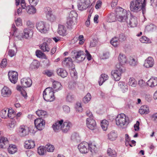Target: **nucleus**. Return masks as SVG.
Here are the masks:
<instances>
[{
  "mask_svg": "<svg viewBox=\"0 0 157 157\" xmlns=\"http://www.w3.org/2000/svg\"><path fill=\"white\" fill-rule=\"evenodd\" d=\"M120 63L116 65V69L111 71L112 76L116 81H118L121 78V74L123 73V67L122 65L126 63L127 59L124 55L120 53L118 57Z\"/></svg>",
  "mask_w": 157,
  "mask_h": 157,
  "instance_id": "f257e3e1",
  "label": "nucleus"
},
{
  "mask_svg": "<svg viewBox=\"0 0 157 157\" xmlns=\"http://www.w3.org/2000/svg\"><path fill=\"white\" fill-rule=\"evenodd\" d=\"M130 9L131 11L137 12L142 10L143 14L145 11V9L143 6L142 0H133L130 4Z\"/></svg>",
  "mask_w": 157,
  "mask_h": 157,
  "instance_id": "f03ea898",
  "label": "nucleus"
},
{
  "mask_svg": "<svg viewBox=\"0 0 157 157\" xmlns=\"http://www.w3.org/2000/svg\"><path fill=\"white\" fill-rule=\"evenodd\" d=\"M54 92L53 89L50 87L45 89L43 91V97L44 99L47 101H53L55 98L54 95Z\"/></svg>",
  "mask_w": 157,
  "mask_h": 157,
  "instance_id": "7ed1b4c3",
  "label": "nucleus"
},
{
  "mask_svg": "<svg viewBox=\"0 0 157 157\" xmlns=\"http://www.w3.org/2000/svg\"><path fill=\"white\" fill-rule=\"evenodd\" d=\"M115 121L117 125L121 127L126 126L129 123L128 117H126L124 113H121L118 115L116 117Z\"/></svg>",
  "mask_w": 157,
  "mask_h": 157,
  "instance_id": "20e7f679",
  "label": "nucleus"
},
{
  "mask_svg": "<svg viewBox=\"0 0 157 157\" xmlns=\"http://www.w3.org/2000/svg\"><path fill=\"white\" fill-rule=\"evenodd\" d=\"M71 56L78 63L83 61L86 58V56L82 51H74L71 52Z\"/></svg>",
  "mask_w": 157,
  "mask_h": 157,
  "instance_id": "39448f33",
  "label": "nucleus"
},
{
  "mask_svg": "<svg viewBox=\"0 0 157 157\" xmlns=\"http://www.w3.org/2000/svg\"><path fill=\"white\" fill-rule=\"evenodd\" d=\"M90 4L89 0H78V8L79 10L82 11L88 8Z\"/></svg>",
  "mask_w": 157,
  "mask_h": 157,
  "instance_id": "423d86ee",
  "label": "nucleus"
},
{
  "mask_svg": "<svg viewBox=\"0 0 157 157\" xmlns=\"http://www.w3.org/2000/svg\"><path fill=\"white\" fill-rule=\"evenodd\" d=\"M120 11L118 12L119 15H117L116 17L118 21L120 22H124L127 19V13L126 10H124L122 8H120Z\"/></svg>",
  "mask_w": 157,
  "mask_h": 157,
  "instance_id": "0eeeda50",
  "label": "nucleus"
},
{
  "mask_svg": "<svg viewBox=\"0 0 157 157\" xmlns=\"http://www.w3.org/2000/svg\"><path fill=\"white\" fill-rule=\"evenodd\" d=\"M36 27L37 29L41 33H45L47 32L48 29L46 26L45 23L43 21L37 22Z\"/></svg>",
  "mask_w": 157,
  "mask_h": 157,
  "instance_id": "6e6552de",
  "label": "nucleus"
},
{
  "mask_svg": "<svg viewBox=\"0 0 157 157\" xmlns=\"http://www.w3.org/2000/svg\"><path fill=\"white\" fill-rule=\"evenodd\" d=\"M45 123V121L42 119L38 118L34 121L35 126L40 131L42 130L44 128Z\"/></svg>",
  "mask_w": 157,
  "mask_h": 157,
  "instance_id": "1a4fd4ad",
  "label": "nucleus"
},
{
  "mask_svg": "<svg viewBox=\"0 0 157 157\" xmlns=\"http://www.w3.org/2000/svg\"><path fill=\"white\" fill-rule=\"evenodd\" d=\"M8 76L10 81L12 83L15 84L17 81L18 73L15 71H10L8 73Z\"/></svg>",
  "mask_w": 157,
  "mask_h": 157,
  "instance_id": "9d476101",
  "label": "nucleus"
},
{
  "mask_svg": "<svg viewBox=\"0 0 157 157\" xmlns=\"http://www.w3.org/2000/svg\"><path fill=\"white\" fill-rule=\"evenodd\" d=\"M89 144L86 142H83L80 143L78 146V148L82 153L85 154L88 152Z\"/></svg>",
  "mask_w": 157,
  "mask_h": 157,
  "instance_id": "9b49d317",
  "label": "nucleus"
},
{
  "mask_svg": "<svg viewBox=\"0 0 157 157\" xmlns=\"http://www.w3.org/2000/svg\"><path fill=\"white\" fill-rule=\"evenodd\" d=\"M44 10L46 14L48 19L50 21H53L55 19V16L52 13V10L51 8L49 7H46L44 9Z\"/></svg>",
  "mask_w": 157,
  "mask_h": 157,
  "instance_id": "f8f14e48",
  "label": "nucleus"
},
{
  "mask_svg": "<svg viewBox=\"0 0 157 157\" xmlns=\"http://www.w3.org/2000/svg\"><path fill=\"white\" fill-rule=\"evenodd\" d=\"M29 130L27 129V127L24 125L21 126L19 128L18 133L21 137H24L28 135Z\"/></svg>",
  "mask_w": 157,
  "mask_h": 157,
  "instance_id": "ddd939ff",
  "label": "nucleus"
},
{
  "mask_svg": "<svg viewBox=\"0 0 157 157\" xmlns=\"http://www.w3.org/2000/svg\"><path fill=\"white\" fill-rule=\"evenodd\" d=\"M72 123L68 121L64 122L61 125V130L64 133L67 132L72 127Z\"/></svg>",
  "mask_w": 157,
  "mask_h": 157,
  "instance_id": "4468645a",
  "label": "nucleus"
},
{
  "mask_svg": "<svg viewBox=\"0 0 157 157\" xmlns=\"http://www.w3.org/2000/svg\"><path fill=\"white\" fill-rule=\"evenodd\" d=\"M86 125L88 128L91 130H93L96 127V124L94 119L87 118Z\"/></svg>",
  "mask_w": 157,
  "mask_h": 157,
  "instance_id": "2eb2a0df",
  "label": "nucleus"
},
{
  "mask_svg": "<svg viewBox=\"0 0 157 157\" xmlns=\"http://www.w3.org/2000/svg\"><path fill=\"white\" fill-rule=\"evenodd\" d=\"M154 64V61L153 58L149 56L145 60L144 66L146 68L151 67L153 66Z\"/></svg>",
  "mask_w": 157,
  "mask_h": 157,
  "instance_id": "dca6fc26",
  "label": "nucleus"
},
{
  "mask_svg": "<svg viewBox=\"0 0 157 157\" xmlns=\"http://www.w3.org/2000/svg\"><path fill=\"white\" fill-rule=\"evenodd\" d=\"M2 95L5 97H8L11 94V90L8 87L4 86L1 90Z\"/></svg>",
  "mask_w": 157,
  "mask_h": 157,
  "instance_id": "f3484780",
  "label": "nucleus"
},
{
  "mask_svg": "<svg viewBox=\"0 0 157 157\" xmlns=\"http://www.w3.org/2000/svg\"><path fill=\"white\" fill-rule=\"evenodd\" d=\"M63 121V120L57 121L52 125L54 130L56 132H58L59 130L61 129V125Z\"/></svg>",
  "mask_w": 157,
  "mask_h": 157,
  "instance_id": "a211bd4d",
  "label": "nucleus"
},
{
  "mask_svg": "<svg viewBox=\"0 0 157 157\" xmlns=\"http://www.w3.org/2000/svg\"><path fill=\"white\" fill-rule=\"evenodd\" d=\"M127 23L131 27H135L137 24V18L136 17H132L129 21L127 22Z\"/></svg>",
  "mask_w": 157,
  "mask_h": 157,
  "instance_id": "6ab92c4d",
  "label": "nucleus"
},
{
  "mask_svg": "<svg viewBox=\"0 0 157 157\" xmlns=\"http://www.w3.org/2000/svg\"><path fill=\"white\" fill-rule=\"evenodd\" d=\"M8 146V151L9 153L10 154H13L15 153L17 151V146L15 145L10 144H9L6 147L7 148Z\"/></svg>",
  "mask_w": 157,
  "mask_h": 157,
  "instance_id": "aec40b11",
  "label": "nucleus"
},
{
  "mask_svg": "<svg viewBox=\"0 0 157 157\" xmlns=\"http://www.w3.org/2000/svg\"><path fill=\"white\" fill-rule=\"evenodd\" d=\"M148 86L153 87L157 85V78H152L149 79L147 82Z\"/></svg>",
  "mask_w": 157,
  "mask_h": 157,
  "instance_id": "412c9836",
  "label": "nucleus"
},
{
  "mask_svg": "<svg viewBox=\"0 0 157 157\" xmlns=\"http://www.w3.org/2000/svg\"><path fill=\"white\" fill-rule=\"evenodd\" d=\"M58 33L61 36L65 35L66 33V28L63 25H59L58 29Z\"/></svg>",
  "mask_w": 157,
  "mask_h": 157,
  "instance_id": "4be33fe9",
  "label": "nucleus"
},
{
  "mask_svg": "<svg viewBox=\"0 0 157 157\" xmlns=\"http://www.w3.org/2000/svg\"><path fill=\"white\" fill-rule=\"evenodd\" d=\"M57 74L62 78H65L67 75V71L64 69L59 68L57 70Z\"/></svg>",
  "mask_w": 157,
  "mask_h": 157,
  "instance_id": "5701e85b",
  "label": "nucleus"
},
{
  "mask_svg": "<svg viewBox=\"0 0 157 157\" xmlns=\"http://www.w3.org/2000/svg\"><path fill=\"white\" fill-rule=\"evenodd\" d=\"M139 112L141 114H147L149 113V108L147 105L142 106L139 110Z\"/></svg>",
  "mask_w": 157,
  "mask_h": 157,
  "instance_id": "b1692460",
  "label": "nucleus"
},
{
  "mask_svg": "<svg viewBox=\"0 0 157 157\" xmlns=\"http://www.w3.org/2000/svg\"><path fill=\"white\" fill-rule=\"evenodd\" d=\"M40 49L43 52H48L50 50V48L46 43H43L40 46Z\"/></svg>",
  "mask_w": 157,
  "mask_h": 157,
  "instance_id": "393cba45",
  "label": "nucleus"
},
{
  "mask_svg": "<svg viewBox=\"0 0 157 157\" xmlns=\"http://www.w3.org/2000/svg\"><path fill=\"white\" fill-rule=\"evenodd\" d=\"M36 114L40 117V118H44L47 116V113L45 111L41 110H38L36 111Z\"/></svg>",
  "mask_w": 157,
  "mask_h": 157,
  "instance_id": "a878e982",
  "label": "nucleus"
},
{
  "mask_svg": "<svg viewBox=\"0 0 157 157\" xmlns=\"http://www.w3.org/2000/svg\"><path fill=\"white\" fill-rule=\"evenodd\" d=\"M72 63V59L70 57L65 58L62 62V64L65 66H69Z\"/></svg>",
  "mask_w": 157,
  "mask_h": 157,
  "instance_id": "bb28decb",
  "label": "nucleus"
},
{
  "mask_svg": "<svg viewBox=\"0 0 157 157\" xmlns=\"http://www.w3.org/2000/svg\"><path fill=\"white\" fill-rule=\"evenodd\" d=\"M128 84L130 86L136 87L137 85V82L133 78H130L128 80Z\"/></svg>",
  "mask_w": 157,
  "mask_h": 157,
  "instance_id": "cd10ccee",
  "label": "nucleus"
},
{
  "mask_svg": "<svg viewBox=\"0 0 157 157\" xmlns=\"http://www.w3.org/2000/svg\"><path fill=\"white\" fill-rule=\"evenodd\" d=\"M71 139L74 141L77 142H80L81 141V138L78 134L74 132L71 135Z\"/></svg>",
  "mask_w": 157,
  "mask_h": 157,
  "instance_id": "c85d7f7f",
  "label": "nucleus"
},
{
  "mask_svg": "<svg viewBox=\"0 0 157 157\" xmlns=\"http://www.w3.org/2000/svg\"><path fill=\"white\" fill-rule=\"evenodd\" d=\"M75 20L72 18H67V23L68 28L72 29L73 28V26L75 24L74 22Z\"/></svg>",
  "mask_w": 157,
  "mask_h": 157,
  "instance_id": "c756f323",
  "label": "nucleus"
},
{
  "mask_svg": "<svg viewBox=\"0 0 157 157\" xmlns=\"http://www.w3.org/2000/svg\"><path fill=\"white\" fill-rule=\"evenodd\" d=\"M108 139L111 140H115L117 137V135L114 131L111 132L108 135Z\"/></svg>",
  "mask_w": 157,
  "mask_h": 157,
  "instance_id": "7c9ffc66",
  "label": "nucleus"
},
{
  "mask_svg": "<svg viewBox=\"0 0 157 157\" xmlns=\"http://www.w3.org/2000/svg\"><path fill=\"white\" fill-rule=\"evenodd\" d=\"M101 126L104 131H106L109 125L108 121L106 120H104L101 122Z\"/></svg>",
  "mask_w": 157,
  "mask_h": 157,
  "instance_id": "2f4dec72",
  "label": "nucleus"
},
{
  "mask_svg": "<svg viewBox=\"0 0 157 157\" xmlns=\"http://www.w3.org/2000/svg\"><path fill=\"white\" fill-rule=\"evenodd\" d=\"M21 82L23 87L27 88L29 86V82L26 78L21 79Z\"/></svg>",
  "mask_w": 157,
  "mask_h": 157,
  "instance_id": "473e14b6",
  "label": "nucleus"
},
{
  "mask_svg": "<svg viewBox=\"0 0 157 157\" xmlns=\"http://www.w3.org/2000/svg\"><path fill=\"white\" fill-rule=\"evenodd\" d=\"M8 108L4 109L2 110L0 113V115L3 118H6L8 117V115L7 113Z\"/></svg>",
  "mask_w": 157,
  "mask_h": 157,
  "instance_id": "72a5a7b5",
  "label": "nucleus"
},
{
  "mask_svg": "<svg viewBox=\"0 0 157 157\" xmlns=\"http://www.w3.org/2000/svg\"><path fill=\"white\" fill-rule=\"evenodd\" d=\"M155 26L153 24H151L149 25H147L145 29V32H150L152 31L153 30L155 29Z\"/></svg>",
  "mask_w": 157,
  "mask_h": 157,
  "instance_id": "f704fd0d",
  "label": "nucleus"
},
{
  "mask_svg": "<svg viewBox=\"0 0 157 157\" xmlns=\"http://www.w3.org/2000/svg\"><path fill=\"white\" fill-rule=\"evenodd\" d=\"M53 87L54 88L56 89V91L61 90L62 88V86L61 83L59 82L56 81L53 82Z\"/></svg>",
  "mask_w": 157,
  "mask_h": 157,
  "instance_id": "c9c22d12",
  "label": "nucleus"
},
{
  "mask_svg": "<svg viewBox=\"0 0 157 157\" xmlns=\"http://www.w3.org/2000/svg\"><path fill=\"white\" fill-rule=\"evenodd\" d=\"M116 17L113 13H111L109 15L107 18V21L109 22H114L116 20Z\"/></svg>",
  "mask_w": 157,
  "mask_h": 157,
  "instance_id": "e433bc0d",
  "label": "nucleus"
},
{
  "mask_svg": "<svg viewBox=\"0 0 157 157\" xmlns=\"http://www.w3.org/2000/svg\"><path fill=\"white\" fill-rule=\"evenodd\" d=\"M46 151H47L49 152H52L54 149V147L50 144H48L45 147Z\"/></svg>",
  "mask_w": 157,
  "mask_h": 157,
  "instance_id": "4c0bfd02",
  "label": "nucleus"
},
{
  "mask_svg": "<svg viewBox=\"0 0 157 157\" xmlns=\"http://www.w3.org/2000/svg\"><path fill=\"white\" fill-rule=\"evenodd\" d=\"M107 153L109 155L112 157H115L116 156V152L115 151L110 148L108 149Z\"/></svg>",
  "mask_w": 157,
  "mask_h": 157,
  "instance_id": "58836bf2",
  "label": "nucleus"
},
{
  "mask_svg": "<svg viewBox=\"0 0 157 157\" xmlns=\"http://www.w3.org/2000/svg\"><path fill=\"white\" fill-rule=\"evenodd\" d=\"M88 150H89L92 153H95L96 147L95 145L92 144V143L89 144Z\"/></svg>",
  "mask_w": 157,
  "mask_h": 157,
  "instance_id": "ea45409f",
  "label": "nucleus"
},
{
  "mask_svg": "<svg viewBox=\"0 0 157 157\" xmlns=\"http://www.w3.org/2000/svg\"><path fill=\"white\" fill-rule=\"evenodd\" d=\"M32 69L37 68L39 66V62L35 60H33L31 64Z\"/></svg>",
  "mask_w": 157,
  "mask_h": 157,
  "instance_id": "a19ab883",
  "label": "nucleus"
},
{
  "mask_svg": "<svg viewBox=\"0 0 157 157\" xmlns=\"http://www.w3.org/2000/svg\"><path fill=\"white\" fill-rule=\"evenodd\" d=\"M46 152L45 147L40 146L38 149V152L40 155H44Z\"/></svg>",
  "mask_w": 157,
  "mask_h": 157,
  "instance_id": "79ce46f5",
  "label": "nucleus"
},
{
  "mask_svg": "<svg viewBox=\"0 0 157 157\" xmlns=\"http://www.w3.org/2000/svg\"><path fill=\"white\" fill-rule=\"evenodd\" d=\"M75 96L71 93L68 94L66 98V101L69 102H72L74 99Z\"/></svg>",
  "mask_w": 157,
  "mask_h": 157,
  "instance_id": "37998d69",
  "label": "nucleus"
},
{
  "mask_svg": "<svg viewBox=\"0 0 157 157\" xmlns=\"http://www.w3.org/2000/svg\"><path fill=\"white\" fill-rule=\"evenodd\" d=\"M91 98V96L90 94L88 93L85 96L83 99V102L85 103H87L90 101Z\"/></svg>",
  "mask_w": 157,
  "mask_h": 157,
  "instance_id": "c03bdc74",
  "label": "nucleus"
},
{
  "mask_svg": "<svg viewBox=\"0 0 157 157\" xmlns=\"http://www.w3.org/2000/svg\"><path fill=\"white\" fill-rule=\"evenodd\" d=\"M110 43L114 47L117 46L118 43L117 38V37L112 38L110 41Z\"/></svg>",
  "mask_w": 157,
  "mask_h": 157,
  "instance_id": "a18cd8bd",
  "label": "nucleus"
},
{
  "mask_svg": "<svg viewBox=\"0 0 157 157\" xmlns=\"http://www.w3.org/2000/svg\"><path fill=\"white\" fill-rule=\"evenodd\" d=\"M77 16L78 14L75 11L72 10L71 11L68 18L75 19L77 17Z\"/></svg>",
  "mask_w": 157,
  "mask_h": 157,
  "instance_id": "49530a36",
  "label": "nucleus"
},
{
  "mask_svg": "<svg viewBox=\"0 0 157 157\" xmlns=\"http://www.w3.org/2000/svg\"><path fill=\"white\" fill-rule=\"evenodd\" d=\"M21 4L22 8L23 9L28 10L27 12H28L29 10V6H26L25 0H21Z\"/></svg>",
  "mask_w": 157,
  "mask_h": 157,
  "instance_id": "de8ad7c7",
  "label": "nucleus"
},
{
  "mask_svg": "<svg viewBox=\"0 0 157 157\" xmlns=\"http://www.w3.org/2000/svg\"><path fill=\"white\" fill-rule=\"evenodd\" d=\"M140 41L142 43H147L150 42V40L147 37L145 36H142L140 39Z\"/></svg>",
  "mask_w": 157,
  "mask_h": 157,
  "instance_id": "09e8293b",
  "label": "nucleus"
},
{
  "mask_svg": "<svg viewBox=\"0 0 157 157\" xmlns=\"http://www.w3.org/2000/svg\"><path fill=\"white\" fill-rule=\"evenodd\" d=\"M29 28H26L24 29V35L23 37L25 39H28L29 37Z\"/></svg>",
  "mask_w": 157,
  "mask_h": 157,
  "instance_id": "8fccbe9b",
  "label": "nucleus"
},
{
  "mask_svg": "<svg viewBox=\"0 0 157 157\" xmlns=\"http://www.w3.org/2000/svg\"><path fill=\"white\" fill-rule=\"evenodd\" d=\"M36 56L39 58H42L44 56V54L40 50H37L36 52Z\"/></svg>",
  "mask_w": 157,
  "mask_h": 157,
  "instance_id": "3c124183",
  "label": "nucleus"
},
{
  "mask_svg": "<svg viewBox=\"0 0 157 157\" xmlns=\"http://www.w3.org/2000/svg\"><path fill=\"white\" fill-rule=\"evenodd\" d=\"M16 123V121L14 120H12L11 122L8 125V128L11 130L13 129L15 127Z\"/></svg>",
  "mask_w": 157,
  "mask_h": 157,
  "instance_id": "603ef678",
  "label": "nucleus"
},
{
  "mask_svg": "<svg viewBox=\"0 0 157 157\" xmlns=\"http://www.w3.org/2000/svg\"><path fill=\"white\" fill-rule=\"evenodd\" d=\"M8 115V117L13 118V116H12V115L14 113V111L12 109H8L7 111Z\"/></svg>",
  "mask_w": 157,
  "mask_h": 157,
  "instance_id": "864d4df0",
  "label": "nucleus"
},
{
  "mask_svg": "<svg viewBox=\"0 0 157 157\" xmlns=\"http://www.w3.org/2000/svg\"><path fill=\"white\" fill-rule=\"evenodd\" d=\"M118 40L120 42H123L125 41L126 40V37L124 34L123 33L120 34L119 36Z\"/></svg>",
  "mask_w": 157,
  "mask_h": 157,
  "instance_id": "5fc2aeb1",
  "label": "nucleus"
},
{
  "mask_svg": "<svg viewBox=\"0 0 157 157\" xmlns=\"http://www.w3.org/2000/svg\"><path fill=\"white\" fill-rule=\"evenodd\" d=\"M30 14H33L36 12V10L34 7L35 6H32V5L30 4Z\"/></svg>",
  "mask_w": 157,
  "mask_h": 157,
  "instance_id": "6e6d98bb",
  "label": "nucleus"
},
{
  "mask_svg": "<svg viewBox=\"0 0 157 157\" xmlns=\"http://www.w3.org/2000/svg\"><path fill=\"white\" fill-rule=\"evenodd\" d=\"M97 43V40L96 39H94L90 42V46L91 47H95Z\"/></svg>",
  "mask_w": 157,
  "mask_h": 157,
  "instance_id": "4d7b16f0",
  "label": "nucleus"
},
{
  "mask_svg": "<svg viewBox=\"0 0 157 157\" xmlns=\"http://www.w3.org/2000/svg\"><path fill=\"white\" fill-rule=\"evenodd\" d=\"M63 110L66 113H68L70 111V107L67 105H63Z\"/></svg>",
  "mask_w": 157,
  "mask_h": 157,
  "instance_id": "13d9d810",
  "label": "nucleus"
},
{
  "mask_svg": "<svg viewBox=\"0 0 157 157\" xmlns=\"http://www.w3.org/2000/svg\"><path fill=\"white\" fill-rule=\"evenodd\" d=\"M7 64V60L6 59H3L0 64L1 67H6Z\"/></svg>",
  "mask_w": 157,
  "mask_h": 157,
  "instance_id": "bf43d9fd",
  "label": "nucleus"
},
{
  "mask_svg": "<svg viewBox=\"0 0 157 157\" xmlns=\"http://www.w3.org/2000/svg\"><path fill=\"white\" fill-rule=\"evenodd\" d=\"M8 54L10 56L12 57L16 55V52L14 50L10 49L8 51Z\"/></svg>",
  "mask_w": 157,
  "mask_h": 157,
  "instance_id": "052dcab7",
  "label": "nucleus"
},
{
  "mask_svg": "<svg viewBox=\"0 0 157 157\" xmlns=\"http://www.w3.org/2000/svg\"><path fill=\"white\" fill-rule=\"evenodd\" d=\"M86 115L88 117L87 118H90L91 119H94L93 118V116L91 112L89 110H87L86 112Z\"/></svg>",
  "mask_w": 157,
  "mask_h": 157,
  "instance_id": "680f3d73",
  "label": "nucleus"
},
{
  "mask_svg": "<svg viewBox=\"0 0 157 157\" xmlns=\"http://www.w3.org/2000/svg\"><path fill=\"white\" fill-rule=\"evenodd\" d=\"M15 23L17 26H21L22 25V21L20 18H17L15 20Z\"/></svg>",
  "mask_w": 157,
  "mask_h": 157,
  "instance_id": "e2e57ef3",
  "label": "nucleus"
},
{
  "mask_svg": "<svg viewBox=\"0 0 157 157\" xmlns=\"http://www.w3.org/2000/svg\"><path fill=\"white\" fill-rule=\"evenodd\" d=\"M86 54H85L88 60H90L92 59L91 56L89 53L88 51L87 50H85Z\"/></svg>",
  "mask_w": 157,
  "mask_h": 157,
  "instance_id": "0e129e2a",
  "label": "nucleus"
},
{
  "mask_svg": "<svg viewBox=\"0 0 157 157\" xmlns=\"http://www.w3.org/2000/svg\"><path fill=\"white\" fill-rule=\"evenodd\" d=\"M129 63L131 65L135 66L136 64V61L135 59L133 58L130 60Z\"/></svg>",
  "mask_w": 157,
  "mask_h": 157,
  "instance_id": "69168bd1",
  "label": "nucleus"
},
{
  "mask_svg": "<svg viewBox=\"0 0 157 157\" xmlns=\"http://www.w3.org/2000/svg\"><path fill=\"white\" fill-rule=\"evenodd\" d=\"M77 83L76 82H75L73 83H71L70 84H69L68 86V87L69 88L71 89H73L74 88L76 87V86H77Z\"/></svg>",
  "mask_w": 157,
  "mask_h": 157,
  "instance_id": "338daca9",
  "label": "nucleus"
},
{
  "mask_svg": "<svg viewBox=\"0 0 157 157\" xmlns=\"http://www.w3.org/2000/svg\"><path fill=\"white\" fill-rule=\"evenodd\" d=\"M44 42L43 43H46L48 45L51 42L52 40L51 39L48 38H45L43 40Z\"/></svg>",
  "mask_w": 157,
  "mask_h": 157,
  "instance_id": "774afa93",
  "label": "nucleus"
}]
</instances>
